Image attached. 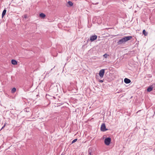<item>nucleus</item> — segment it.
<instances>
[{
    "mask_svg": "<svg viewBox=\"0 0 155 155\" xmlns=\"http://www.w3.org/2000/svg\"><path fill=\"white\" fill-rule=\"evenodd\" d=\"M98 77V76H97V75H96V78H97Z\"/></svg>",
    "mask_w": 155,
    "mask_h": 155,
    "instance_id": "24",
    "label": "nucleus"
},
{
    "mask_svg": "<svg viewBox=\"0 0 155 155\" xmlns=\"http://www.w3.org/2000/svg\"><path fill=\"white\" fill-rule=\"evenodd\" d=\"M88 154L89 155H93L94 154V153H88Z\"/></svg>",
    "mask_w": 155,
    "mask_h": 155,
    "instance_id": "19",
    "label": "nucleus"
},
{
    "mask_svg": "<svg viewBox=\"0 0 155 155\" xmlns=\"http://www.w3.org/2000/svg\"><path fill=\"white\" fill-rule=\"evenodd\" d=\"M111 138L108 137L106 138L104 140V143L107 145H109L111 142Z\"/></svg>",
    "mask_w": 155,
    "mask_h": 155,
    "instance_id": "2",
    "label": "nucleus"
},
{
    "mask_svg": "<svg viewBox=\"0 0 155 155\" xmlns=\"http://www.w3.org/2000/svg\"><path fill=\"white\" fill-rule=\"evenodd\" d=\"M6 10L5 9L3 11L2 14V18H3L4 16L6 14Z\"/></svg>",
    "mask_w": 155,
    "mask_h": 155,
    "instance_id": "9",
    "label": "nucleus"
},
{
    "mask_svg": "<svg viewBox=\"0 0 155 155\" xmlns=\"http://www.w3.org/2000/svg\"><path fill=\"white\" fill-rule=\"evenodd\" d=\"M97 38V36L96 35H92L91 36L90 38V40L91 41H94L95 40H96Z\"/></svg>",
    "mask_w": 155,
    "mask_h": 155,
    "instance_id": "5",
    "label": "nucleus"
},
{
    "mask_svg": "<svg viewBox=\"0 0 155 155\" xmlns=\"http://www.w3.org/2000/svg\"><path fill=\"white\" fill-rule=\"evenodd\" d=\"M68 4L69 5V6H71L73 5V3L71 1H69L68 2Z\"/></svg>",
    "mask_w": 155,
    "mask_h": 155,
    "instance_id": "13",
    "label": "nucleus"
},
{
    "mask_svg": "<svg viewBox=\"0 0 155 155\" xmlns=\"http://www.w3.org/2000/svg\"><path fill=\"white\" fill-rule=\"evenodd\" d=\"M142 33L145 36H147L148 35V33L146 32L145 30H143V31Z\"/></svg>",
    "mask_w": 155,
    "mask_h": 155,
    "instance_id": "12",
    "label": "nucleus"
},
{
    "mask_svg": "<svg viewBox=\"0 0 155 155\" xmlns=\"http://www.w3.org/2000/svg\"><path fill=\"white\" fill-rule=\"evenodd\" d=\"M77 140H78L77 139H74V140H73L72 141L71 144H72V143H75V142H76Z\"/></svg>",
    "mask_w": 155,
    "mask_h": 155,
    "instance_id": "16",
    "label": "nucleus"
},
{
    "mask_svg": "<svg viewBox=\"0 0 155 155\" xmlns=\"http://www.w3.org/2000/svg\"><path fill=\"white\" fill-rule=\"evenodd\" d=\"M104 74V69H102L99 72V75L100 77L101 78H103Z\"/></svg>",
    "mask_w": 155,
    "mask_h": 155,
    "instance_id": "4",
    "label": "nucleus"
},
{
    "mask_svg": "<svg viewBox=\"0 0 155 155\" xmlns=\"http://www.w3.org/2000/svg\"><path fill=\"white\" fill-rule=\"evenodd\" d=\"M16 91V89L15 87L13 88L11 90V92L12 93H14Z\"/></svg>",
    "mask_w": 155,
    "mask_h": 155,
    "instance_id": "15",
    "label": "nucleus"
},
{
    "mask_svg": "<svg viewBox=\"0 0 155 155\" xmlns=\"http://www.w3.org/2000/svg\"><path fill=\"white\" fill-rule=\"evenodd\" d=\"M98 2H97V3H96L94 4H95V5H96V4H98Z\"/></svg>",
    "mask_w": 155,
    "mask_h": 155,
    "instance_id": "23",
    "label": "nucleus"
},
{
    "mask_svg": "<svg viewBox=\"0 0 155 155\" xmlns=\"http://www.w3.org/2000/svg\"><path fill=\"white\" fill-rule=\"evenodd\" d=\"M12 64L14 65H16L17 64V61L15 60L12 59L11 61Z\"/></svg>",
    "mask_w": 155,
    "mask_h": 155,
    "instance_id": "7",
    "label": "nucleus"
},
{
    "mask_svg": "<svg viewBox=\"0 0 155 155\" xmlns=\"http://www.w3.org/2000/svg\"><path fill=\"white\" fill-rule=\"evenodd\" d=\"M23 17L25 19L28 18V15L27 14H25L23 16Z\"/></svg>",
    "mask_w": 155,
    "mask_h": 155,
    "instance_id": "17",
    "label": "nucleus"
},
{
    "mask_svg": "<svg viewBox=\"0 0 155 155\" xmlns=\"http://www.w3.org/2000/svg\"><path fill=\"white\" fill-rule=\"evenodd\" d=\"M99 82L102 83L104 82V80H99Z\"/></svg>",
    "mask_w": 155,
    "mask_h": 155,
    "instance_id": "20",
    "label": "nucleus"
},
{
    "mask_svg": "<svg viewBox=\"0 0 155 155\" xmlns=\"http://www.w3.org/2000/svg\"><path fill=\"white\" fill-rule=\"evenodd\" d=\"M101 131H105L107 130V129L106 128V126L103 123L102 124L101 127Z\"/></svg>",
    "mask_w": 155,
    "mask_h": 155,
    "instance_id": "3",
    "label": "nucleus"
},
{
    "mask_svg": "<svg viewBox=\"0 0 155 155\" xmlns=\"http://www.w3.org/2000/svg\"><path fill=\"white\" fill-rule=\"evenodd\" d=\"M124 81L125 83L127 84H129L131 82V80L130 79L127 78H125L124 79Z\"/></svg>",
    "mask_w": 155,
    "mask_h": 155,
    "instance_id": "6",
    "label": "nucleus"
},
{
    "mask_svg": "<svg viewBox=\"0 0 155 155\" xmlns=\"http://www.w3.org/2000/svg\"><path fill=\"white\" fill-rule=\"evenodd\" d=\"M153 88V87L152 86H151L148 87L147 89V91L148 92H150L152 91Z\"/></svg>",
    "mask_w": 155,
    "mask_h": 155,
    "instance_id": "8",
    "label": "nucleus"
},
{
    "mask_svg": "<svg viewBox=\"0 0 155 155\" xmlns=\"http://www.w3.org/2000/svg\"><path fill=\"white\" fill-rule=\"evenodd\" d=\"M39 16L40 17L44 18L45 17L46 15L43 13H41L40 14Z\"/></svg>",
    "mask_w": 155,
    "mask_h": 155,
    "instance_id": "10",
    "label": "nucleus"
},
{
    "mask_svg": "<svg viewBox=\"0 0 155 155\" xmlns=\"http://www.w3.org/2000/svg\"><path fill=\"white\" fill-rule=\"evenodd\" d=\"M93 149L91 147L88 150V153H93Z\"/></svg>",
    "mask_w": 155,
    "mask_h": 155,
    "instance_id": "14",
    "label": "nucleus"
},
{
    "mask_svg": "<svg viewBox=\"0 0 155 155\" xmlns=\"http://www.w3.org/2000/svg\"><path fill=\"white\" fill-rule=\"evenodd\" d=\"M5 125H4V126L2 127V129L3 128L5 127Z\"/></svg>",
    "mask_w": 155,
    "mask_h": 155,
    "instance_id": "21",
    "label": "nucleus"
},
{
    "mask_svg": "<svg viewBox=\"0 0 155 155\" xmlns=\"http://www.w3.org/2000/svg\"><path fill=\"white\" fill-rule=\"evenodd\" d=\"M108 55L107 54H104V55H103V57L106 58H107V56H108Z\"/></svg>",
    "mask_w": 155,
    "mask_h": 155,
    "instance_id": "18",
    "label": "nucleus"
},
{
    "mask_svg": "<svg viewBox=\"0 0 155 155\" xmlns=\"http://www.w3.org/2000/svg\"><path fill=\"white\" fill-rule=\"evenodd\" d=\"M132 38L131 36H129L125 37L120 39L117 42V45H120L122 44H124L125 43L131 39Z\"/></svg>",
    "mask_w": 155,
    "mask_h": 155,
    "instance_id": "1",
    "label": "nucleus"
},
{
    "mask_svg": "<svg viewBox=\"0 0 155 155\" xmlns=\"http://www.w3.org/2000/svg\"><path fill=\"white\" fill-rule=\"evenodd\" d=\"M30 110V109L28 107L25 108L24 109V111L27 112H29Z\"/></svg>",
    "mask_w": 155,
    "mask_h": 155,
    "instance_id": "11",
    "label": "nucleus"
},
{
    "mask_svg": "<svg viewBox=\"0 0 155 155\" xmlns=\"http://www.w3.org/2000/svg\"><path fill=\"white\" fill-rule=\"evenodd\" d=\"M149 75V77H151L152 76L151 75Z\"/></svg>",
    "mask_w": 155,
    "mask_h": 155,
    "instance_id": "22",
    "label": "nucleus"
}]
</instances>
